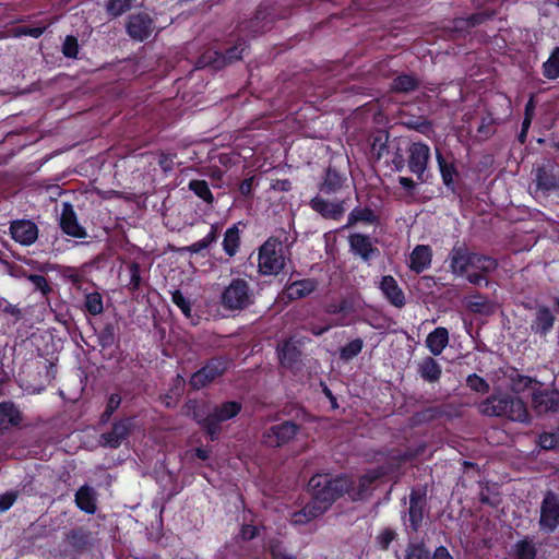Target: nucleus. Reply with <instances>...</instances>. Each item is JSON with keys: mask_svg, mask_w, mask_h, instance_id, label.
<instances>
[{"mask_svg": "<svg viewBox=\"0 0 559 559\" xmlns=\"http://www.w3.org/2000/svg\"><path fill=\"white\" fill-rule=\"evenodd\" d=\"M226 369V364L221 359L210 361L199 371L194 372L190 383L194 389H201L219 377Z\"/></svg>", "mask_w": 559, "mask_h": 559, "instance_id": "ddd939ff", "label": "nucleus"}, {"mask_svg": "<svg viewBox=\"0 0 559 559\" xmlns=\"http://www.w3.org/2000/svg\"><path fill=\"white\" fill-rule=\"evenodd\" d=\"M21 420L19 409L9 402L0 404V425L5 428L9 425H17Z\"/></svg>", "mask_w": 559, "mask_h": 559, "instance_id": "393cba45", "label": "nucleus"}, {"mask_svg": "<svg viewBox=\"0 0 559 559\" xmlns=\"http://www.w3.org/2000/svg\"><path fill=\"white\" fill-rule=\"evenodd\" d=\"M432 559H453V557L445 547L440 546L435 550Z\"/></svg>", "mask_w": 559, "mask_h": 559, "instance_id": "6e6d98bb", "label": "nucleus"}, {"mask_svg": "<svg viewBox=\"0 0 559 559\" xmlns=\"http://www.w3.org/2000/svg\"><path fill=\"white\" fill-rule=\"evenodd\" d=\"M549 3L559 8V0H547Z\"/></svg>", "mask_w": 559, "mask_h": 559, "instance_id": "774afa93", "label": "nucleus"}, {"mask_svg": "<svg viewBox=\"0 0 559 559\" xmlns=\"http://www.w3.org/2000/svg\"><path fill=\"white\" fill-rule=\"evenodd\" d=\"M362 341L360 338H356L350 341L347 345H345L341 352L340 356L344 360H350L356 357L362 349Z\"/></svg>", "mask_w": 559, "mask_h": 559, "instance_id": "f704fd0d", "label": "nucleus"}, {"mask_svg": "<svg viewBox=\"0 0 559 559\" xmlns=\"http://www.w3.org/2000/svg\"><path fill=\"white\" fill-rule=\"evenodd\" d=\"M240 243V236H239V229L237 225H233L229 227L225 235L223 240V249L225 253L229 257H233L236 254Z\"/></svg>", "mask_w": 559, "mask_h": 559, "instance_id": "a878e982", "label": "nucleus"}, {"mask_svg": "<svg viewBox=\"0 0 559 559\" xmlns=\"http://www.w3.org/2000/svg\"><path fill=\"white\" fill-rule=\"evenodd\" d=\"M217 236H218V226L212 225L209 234L202 239L210 247L213 242L216 241Z\"/></svg>", "mask_w": 559, "mask_h": 559, "instance_id": "603ef678", "label": "nucleus"}, {"mask_svg": "<svg viewBox=\"0 0 559 559\" xmlns=\"http://www.w3.org/2000/svg\"><path fill=\"white\" fill-rule=\"evenodd\" d=\"M466 383L476 392H486L489 388L488 383L477 374H469L466 379Z\"/></svg>", "mask_w": 559, "mask_h": 559, "instance_id": "a19ab883", "label": "nucleus"}, {"mask_svg": "<svg viewBox=\"0 0 559 559\" xmlns=\"http://www.w3.org/2000/svg\"><path fill=\"white\" fill-rule=\"evenodd\" d=\"M323 393L331 401L332 407L336 408L337 407L336 399L334 397L332 391L326 385L323 386Z\"/></svg>", "mask_w": 559, "mask_h": 559, "instance_id": "680f3d73", "label": "nucleus"}, {"mask_svg": "<svg viewBox=\"0 0 559 559\" xmlns=\"http://www.w3.org/2000/svg\"><path fill=\"white\" fill-rule=\"evenodd\" d=\"M252 302V292L245 280H233L222 294V304L230 310H240Z\"/></svg>", "mask_w": 559, "mask_h": 559, "instance_id": "0eeeda50", "label": "nucleus"}, {"mask_svg": "<svg viewBox=\"0 0 559 559\" xmlns=\"http://www.w3.org/2000/svg\"><path fill=\"white\" fill-rule=\"evenodd\" d=\"M289 186H290L289 181H286V180H285V181H282V187H281V188H282L283 190H288V189H289Z\"/></svg>", "mask_w": 559, "mask_h": 559, "instance_id": "338daca9", "label": "nucleus"}, {"mask_svg": "<svg viewBox=\"0 0 559 559\" xmlns=\"http://www.w3.org/2000/svg\"><path fill=\"white\" fill-rule=\"evenodd\" d=\"M432 252L430 247L419 245L414 248L409 255V267L416 273H421L431 264Z\"/></svg>", "mask_w": 559, "mask_h": 559, "instance_id": "dca6fc26", "label": "nucleus"}, {"mask_svg": "<svg viewBox=\"0 0 559 559\" xmlns=\"http://www.w3.org/2000/svg\"><path fill=\"white\" fill-rule=\"evenodd\" d=\"M533 112H534V102H533V98H531L525 106V117H530L532 119Z\"/></svg>", "mask_w": 559, "mask_h": 559, "instance_id": "0e129e2a", "label": "nucleus"}, {"mask_svg": "<svg viewBox=\"0 0 559 559\" xmlns=\"http://www.w3.org/2000/svg\"><path fill=\"white\" fill-rule=\"evenodd\" d=\"M258 534V528L253 525H245L241 528V536L245 539H251Z\"/></svg>", "mask_w": 559, "mask_h": 559, "instance_id": "864d4df0", "label": "nucleus"}, {"mask_svg": "<svg viewBox=\"0 0 559 559\" xmlns=\"http://www.w3.org/2000/svg\"><path fill=\"white\" fill-rule=\"evenodd\" d=\"M328 330H329V326L323 328V329H320V330H318V331L313 330V334H316V335H321L322 333H324V332H325V331H328Z\"/></svg>", "mask_w": 559, "mask_h": 559, "instance_id": "69168bd1", "label": "nucleus"}, {"mask_svg": "<svg viewBox=\"0 0 559 559\" xmlns=\"http://www.w3.org/2000/svg\"><path fill=\"white\" fill-rule=\"evenodd\" d=\"M75 503L79 509L87 514L96 512L97 496L93 487L82 486L75 493Z\"/></svg>", "mask_w": 559, "mask_h": 559, "instance_id": "a211bd4d", "label": "nucleus"}, {"mask_svg": "<svg viewBox=\"0 0 559 559\" xmlns=\"http://www.w3.org/2000/svg\"><path fill=\"white\" fill-rule=\"evenodd\" d=\"M241 409V405L237 402H226L215 407L205 418L199 413L194 414V418L206 429L207 433L214 439L218 433V424L235 417Z\"/></svg>", "mask_w": 559, "mask_h": 559, "instance_id": "423d86ee", "label": "nucleus"}, {"mask_svg": "<svg viewBox=\"0 0 559 559\" xmlns=\"http://www.w3.org/2000/svg\"><path fill=\"white\" fill-rule=\"evenodd\" d=\"M407 559H430L429 551L423 544H412L407 549Z\"/></svg>", "mask_w": 559, "mask_h": 559, "instance_id": "58836bf2", "label": "nucleus"}, {"mask_svg": "<svg viewBox=\"0 0 559 559\" xmlns=\"http://www.w3.org/2000/svg\"><path fill=\"white\" fill-rule=\"evenodd\" d=\"M313 280H301L287 286L285 294L289 299H299L310 295L316 289Z\"/></svg>", "mask_w": 559, "mask_h": 559, "instance_id": "4be33fe9", "label": "nucleus"}, {"mask_svg": "<svg viewBox=\"0 0 559 559\" xmlns=\"http://www.w3.org/2000/svg\"><path fill=\"white\" fill-rule=\"evenodd\" d=\"M85 309L93 316L100 314L104 310L102 295L97 292L87 294L85 296Z\"/></svg>", "mask_w": 559, "mask_h": 559, "instance_id": "7c9ffc66", "label": "nucleus"}, {"mask_svg": "<svg viewBox=\"0 0 559 559\" xmlns=\"http://www.w3.org/2000/svg\"><path fill=\"white\" fill-rule=\"evenodd\" d=\"M154 31V22L147 13L132 14L127 23V33L134 40L143 41L147 39Z\"/></svg>", "mask_w": 559, "mask_h": 559, "instance_id": "6e6552de", "label": "nucleus"}, {"mask_svg": "<svg viewBox=\"0 0 559 559\" xmlns=\"http://www.w3.org/2000/svg\"><path fill=\"white\" fill-rule=\"evenodd\" d=\"M436 157L443 183L448 188H453L454 177L456 176V169L454 165L447 163L438 148L436 150Z\"/></svg>", "mask_w": 559, "mask_h": 559, "instance_id": "cd10ccee", "label": "nucleus"}, {"mask_svg": "<svg viewBox=\"0 0 559 559\" xmlns=\"http://www.w3.org/2000/svg\"><path fill=\"white\" fill-rule=\"evenodd\" d=\"M285 265L283 245L276 239L266 240L259 251V270L264 275L278 274Z\"/></svg>", "mask_w": 559, "mask_h": 559, "instance_id": "39448f33", "label": "nucleus"}, {"mask_svg": "<svg viewBox=\"0 0 559 559\" xmlns=\"http://www.w3.org/2000/svg\"><path fill=\"white\" fill-rule=\"evenodd\" d=\"M16 500V495L14 492H5L0 497V512H5L9 510L14 501Z\"/></svg>", "mask_w": 559, "mask_h": 559, "instance_id": "de8ad7c7", "label": "nucleus"}, {"mask_svg": "<svg viewBox=\"0 0 559 559\" xmlns=\"http://www.w3.org/2000/svg\"><path fill=\"white\" fill-rule=\"evenodd\" d=\"M243 51H245V48L242 47V44H239V45L228 49L226 55L223 56V58H224V60H228V61L238 60L242 57Z\"/></svg>", "mask_w": 559, "mask_h": 559, "instance_id": "8fccbe9b", "label": "nucleus"}, {"mask_svg": "<svg viewBox=\"0 0 559 559\" xmlns=\"http://www.w3.org/2000/svg\"><path fill=\"white\" fill-rule=\"evenodd\" d=\"M449 343V332L445 328L439 326L430 332L426 338V346L435 356L440 355Z\"/></svg>", "mask_w": 559, "mask_h": 559, "instance_id": "6ab92c4d", "label": "nucleus"}, {"mask_svg": "<svg viewBox=\"0 0 559 559\" xmlns=\"http://www.w3.org/2000/svg\"><path fill=\"white\" fill-rule=\"evenodd\" d=\"M350 251L359 255L364 261H369L378 253V249L373 246L370 237L362 234H353L348 238Z\"/></svg>", "mask_w": 559, "mask_h": 559, "instance_id": "2eb2a0df", "label": "nucleus"}, {"mask_svg": "<svg viewBox=\"0 0 559 559\" xmlns=\"http://www.w3.org/2000/svg\"><path fill=\"white\" fill-rule=\"evenodd\" d=\"M10 234L16 242L31 246L38 238V227L32 221L17 219L11 223Z\"/></svg>", "mask_w": 559, "mask_h": 559, "instance_id": "f8f14e48", "label": "nucleus"}, {"mask_svg": "<svg viewBox=\"0 0 559 559\" xmlns=\"http://www.w3.org/2000/svg\"><path fill=\"white\" fill-rule=\"evenodd\" d=\"M516 559H535L536 549L532 542L521 540L514 548Z\"/></svg>", "mask_w": 559, "mask_h": 559, "instance_id": "473e14b6", "label": "nucleus"}, {"mask_svg": "<svg viewBox=\"0 0 559 559\" xmlns=\"http://www.w3.org/2000/svg\"><path fill=\"white\" fill-rule=\"evenodd\" d=\"M478 413L487 417H501L518 423H530L531 416L524 402L510 392L495 390L477 404Z\"/></svg>", "mask_w": 559, "mask_h": 559, "instance_id": "f03ea898", "label": "nucleus"}, {"mask_svg": "<svg viewBox=\"0 0 559 559\" xmlns=\"http://www.w3.org/2000/svg\"><path fill=\"white\" fill-rule=\"evenodd\" d=\"M374 219V214L370 209H354L349 216L347 226L354 225L357 222L371 223Z\"/></svg>", "mask_w": 559, "mask_h": 559, "instance_id": "72a5a7b5", "label": "nucleus"}, {"mask_svg": "<svg viewBox=\"0 0 559 559\" xmlns=\"http://www.w3.org/2000/svg\"><path fill=\"white\" fill-rule=\"evenodd\" d=\"M195 456H197L198 459H200V460L205 461V460H207V459H209L210 454H209V451H207V450L202 449V448H198V449L195 450Z\"/></svg>", "mask_w": 559, "mask_h": 559, "instance_id": "e2e57ef3", "label": "nucleus"}, {"mask_svg": "<svg viewBox=\"0 0 559 559\" xmlns=\"http://www.w3.org/2000/svg\"><path fill=\"white\" fill-rule=\"evenodd\" d=\"M539 445L545 450H551L559 445V430L545 432L539 437Z\"/></svg>", "mask_w": 559, "mask_h": 559, "instance_id": "4c0bfd02", "label": "nucleus"}, {"mask_svg": "<svg viewBox=\"0 0 559 559\" xmlns=\"http://www.w3.org/2000/svg\"><path fill=\"white\" fill-rule=\"evenodd\" d=\"M121 397L118 394H111L108 399L106 409L103 414V420H108L114 412L119 407Z\"/></svg>", "mask_w": 559, "mask_h": 559, "instance_id": "c03bdc74", "label": "nucleus"}, {"mask_svg": "<svg viewBox=\"0 0 559 559\" xmlns=\"http://www.w3.org/2000/svg\"><path fill=\"white\" fill-rule=\"evenodd\" d=\"M298 427L292 421L272 426L264 435L263 441L269 447H280L292 440L297 433Z\"/></svg>", "mask_w": 559, "mask_h": 559, "instance_id": "9b49d317", "label": "nucleus"}, {"mask_svg": "<svg viewBox=\"0 0 559 559\" xmlns=\"http://www.w3.org/2000/svg\"><path fill=\"white\" fill-rule=\"evenodd\" d=\"M129 427L130 423L128 420L115 424L110 432L102 436L103 444L110 448L119 447L128 436Z\"/></svg>", "mask_w": 559, "mask_h": 559, "instance_id": "412c9836", "label": "nucleus"}, {"mask_svg": "<svg viewBox=\"0 0 559 559\" xmlns=\"http://www.w3.org/2000/svg\"><path fill=\"white\" fill-rule=\"evenodd\" d=\"M311 207L322 216L333 219L340 218L344 213V209L341 203L329 202L319 197L311 200Z\"/></svg>", "mask_w": 559, "mask_h": 559, "instance_id": "aec40b11", "label": "nucleus"}, {"mask_svg": "<svg viewBox=\"0 0 559 559\" xmlns=\"http://www.w3.org/2000/svg\"><path fill=\"white\" fill-rule=\"evenodd\" d=\"M43 33H44V28L43 27H24L21 31V34L26 35V36H31V37H34V38H38Z\"/></svg>", "mask_w": 559, "mask_h": 559, "instance_id": "5fc2aeb1", "label": "nucleus"}, {"mask_svg": "<svg viewBox=\"0 0 559 559\" xmlns=\"http://www.w3.org/2000/svg\"><path fill=\"white\" fill-rule=\"evenodd\" d=\"M384 469H374L359 478L358 486L345 475L331 476L329 474L314 475L309 480L311 501L301 510L290 514V522L301 525L323 514L332 503L343 493H348L353 499L362 498L369 490L371 483L385 475Z\"/></svg>", "mask_w": 559, "mask_h": 559, "instance_id": "f257e3e1", "label": "nucleus"}, {"mask_svg": "<svg viewBox=\"0 0 559 559\" xmlns=\"http://www.w3.org/2000/svg\"><path fill=\"white\" fill-rule=\"evenodd\" d=\"M419 372L426 381L435 382L441 376V367L433 358L428 357L420 364Z\"/></svg>", "mask_w": 559, "mask_h": 559, "instance_id": "bb28decb", "label": "nucleus"}, {"mask_svg": "<svg viewBox=\"0 0 559 559\" xmlns=\"http://www.w3.org/2000/svg\"><path fill=\"white\" fill-rule=\"evenodd\" d=\"M421 497L418 496L415 491L411 493L409 497V522L413 530H417L421 520H423V512H421V506H420Z\"/></svg>", "mask_w": 559, "mask_h": 559, "instance_id": "c85d7f7f", "label": "nucleus"}, {"mask_svg": "<svg viewBox=\"0 0 559 559\" xmlns=\"http://www.w3.org/2000/svg\"><path fill=\"white\" fill-rule=\"evenodd\" d=\"M467 306L472 311L475 312L489 313L492 309V305L486 299H469Z\"/></svg>", "mask_w": 559, "mask_h": 559, "instance_id": "37998d69", "label": "nucleus"}, {"mask_svg": "<svg viewBox=\"0 0 559 559\" xmlns=\"http://www.w3.org/2000/svg\"><path fill=\"white\" fill-rule=\"evenodd\" d=\"M539 523L547 532H552L559 524V499L551 492L543 500Z\"/></svg>", "mask_w": 559, "mask_h": 559, "instance_id": "9d476101", "label": "nucleus"}, {"mask_svg": "<svg viewBox=\"0 0 559 559\" xmlns=\"http://www.w3.org/2000/svg\"><path fill=\"white\" fill-rule=\"evenodd\" d=\"M131 7V0H109L107 11L112 16H119Z\"/></svg>", "mask_w": 559, "mask_h": 559, "instance_id": "e433bc0d", "label": "nucleus"}, {"mask_svg": "<svg viewBox=\"0 0 559 559\" xmlns=\"http://www.w3.org/2000/svg\"><path fill=\"white\" fill-rule=\"evenodd\" d=\"M271 554L274 559H295L294 556L285 551L280 543L271 545Z\"/></svg>", "mask_w": 559, "mask_h": 559, "instance_id": "09e8293b", "label": "nucleus"}, {"mask_svg": "<svg viewBox=\"0 0 559 559\" xmlns=\"http://www.w3.org/2000/svg\"><path fill=\"white\" fill-rule=\"evenodd\" d=\"M252 185H253V178H248V179L243 180L239 188L240 192L243 195H249L252 191Z\"/></svg>", "mask_w": 559, "mask_h": 559, "instance_id": "bf43d9fd", "label": "nucleus"}, {"mask_svg": "<svg viewBox=\"0 0 559 559\" xmlns=\"http://www.w3.org/2000/svg\"><path fill=\"white\" fill-rule=\"evenodd\" d=\"M416 86V80L411 75H400L393 81V90L397 92H408Z\"/></svg>", "mask_w": 559, "mask_h": 559, "instance_id": "c9c22d12", "label": "nucleus"}, {"mask_svg": "<svg viewBox=\"0 0 559 559\" xmlns=\"http://www.w3.org/2000/svg\"><path fill=\"white\" fill-rule=\"evenodd\" d=\"M430 158V148L421 142H414L408 147V168L418 178H421L427 169Z\"/></svg>", "mask_w": 559, "mask_h": 559, "instance_id": "1a4fd4ad", "label": "nucleus"}, {"mask_svg": "<svg viewBox=\"0 0 559 559\" xmlns=\"http://www.w3.org/2000/svg\"><path fill=\"white\" fill-rule=\"evenodd\" d=\"M29 281L35 285V287L43 293H46V289L48 288L47 281L41 275H31Z\"/></svg>", "mask_w": 559, "mask_h": 559, "instance_id": "3c124183", "label": "nucleus"}, {"mask_svg": "<svg viewBox=\"0 0 559 559\" xmlns=\"http://www.w3.org/2000/svg\"><path fill=\"white\" fill-rule=\"evenodd\" d=\"M555 318L548 308L540 307L536 311V319L532 330L536 333L546 334L554 325Z\"/></svg>", "mask_w": 559, "mask_h": 559, "instance_id": "5701e85b", "label": "nucleus"}, {"mask_svg": "<svg viewBox=\"0 0 559 559\" xmlns=\"http://www.w3.org/2000/svg\"><path fill=\"white\" fill-rule=\"evenodd\" d=\"M450 267L454 275L465 276L471 284L481 286L488 284L486 274L496 270L497 262L487 255L455 249L451 254Z\"/></svg>", "mask_w": 559, "mask_h": 559, "instance_id": "7ed1b4c3", "label": "nucleus"}, {"mask_svg": "<svg viewBox=\"0 0 559 559\" xmlns=\"http://www.w3.org/2000/svg\"><path fill=\"white\" fill-rule=\"evenodd\" d=\"M379 288L393 306L402 307L404 305V294L392 276H383L380 281Z\"/></svg>", "mask_w": 559, "mask_h": 559, "instance_id": "f3484780", "label": "nucleus"}, {"mask_svg": "<svg viewBox=\"0 0 559 559\" xmlns=\"http://www.w3.org/2000/svg\"><path fill=\"white\" fill-rule=\"evenodd\" d=\"M395 538V533L392 530H384L377 537V544L382 549H386L391 542Z\"/></svg>", "mask_w": 559, "mask_h": 559, "instance_id": "49530a36", "label": "nucleus"}, {"mask_svg": "<svg viewBox=\"0 0 559 559\" xmlns=\"http://www.w3.org/2000/svg\"><path fill=\"white\" fill-rule=\"evenodd\" d=\"M189 188L192 190L199 198L204 200L207 203L213 202V194L209 188V185L205 180H191L189 182Z\"/></svg>", "mask_w": 559, "mask_h": 559, "instance_id": "2f4dec72", "label": "nucleus"}, {"mask_svg": "<svg viewBox=\"0 0 559 559\" xmlns=\"http://www.w3.org/2000/svg\"><path fill=\"white\" fill-rule=\"evenodd\" d=\"M130 282L128 284L129 289L136 290L141 283L140 266L136 263H132L129 267Z\"/></svg>", "mask_w": 559, "mask_h": 559, "instance_id": "a18cd8bd", "label": "nucleus"}, {"mask_svg": "<svg viewBox=\"0 0 559 559\" xmlns=\"http://www.w3.org/2000/svg\"><path fill=\"white\" fill-rule=\"evenodd\" d=\"M277 352L281 364L287 367L293 366V364L298 360L300 355L295 342L292 340L283 342L278 346Z\"/></svg>", "mask_w": 559, "mask_h": 559, "instance_id": "b1692460", "label": "nucleus"}, {"mask_svg": "<svg viewBox=\"0 0 559 559\" xmlns=\"http://www.w3.org/2000/svg\"><path fill=\"white\" fill-rule=\"evenodd\" d=\"M531 118L530 117H524V120L522 122V130H521V133L519 135V140L521 143H524L525 142V139H526V133L528 131V128L531 126Z\"/></svg>", "mask_w": 559, "mask_h": 559, "instance_id": "13d9d810", "label": "nucleus"}, {"mask_svg": "<svg viewBox=\"0 0 559 559\" xmlns=\"http://www.w3.org/2000/svg\"><path fill=\"white\" fill-rule=\"evenodd\" d=\"M62 51L66 57H69V58L76 57V55L79 52V45H78L76 38L73 36H67L63 41Z\"/></svg>", "mask_w": 559, "mask_h": 559, "instance_id": "ea45409f", "label": "nucleus"}, {"mask_svg": "<svg viewBox=\"0 0 559 559\" xmlns=\"http://www.w3.org/2000/svg\"><path fill=\"white\" fill-rule=\"evenodd\" d=\"M543 74L549 80L559 78V47L554 48L548 59L543 63Z\"/></svg>", "mask_w": 559, "mask_h": 559, "instance_id": "c756f323", "label": "nucleus"}, {"mask_svg": "<svg viewBox=\"0 0 559 559\" xmlns=\"http://www.w3.org/2000/svg\"><path fill=\"white\" fill-rule=\"evenodd\" d=\"M537 382L524 376H519L512 382V391L520 393L527 388L532 389V406L538 414L556 412L559 408V391L540 390L536 388Z\"/></svg>", "mask_w": 559, "mask_h": 559, "instance_id": "20e7f679", "label": "nucleus"}, {"mask_svg": "<svg viewBox=\"0 0 559 559\" xmlns=\"http://www.w3.org/2000/svg\"><path fill=\"white\" fill-rule=\"evenodd\" d=\"M171 299L186 317H190V304L179 290L173 293Z\"/></svg>", "mask_w": 559, "mask_h": 559, "instance_id": "79ce46f5", "label": "nucleus"}, {"mask_svg": "<svg viewBox=\"0 0 559 559\" xmlns=\"http://www.w3.org/2000/svg\"><path fill=\"white\" fill-rule=\"evenodd\" d=\"M399 182L406 190H411L414 188V181L411 178L400 177Z\"/></svg>", "mask_w": 559, "mask_h": 559, "instance_id": "052dcab7", "label": "nucleus"}, {"mask_svg": "<svg viewBox=\"0 0 559 559\" xmlns=\"http://www.w3.org/2000/svg\"><path fill=\"white\" fill-rule=\"evenodd\" d=\"M60 226L64 234L75 237L84 238L86 236L85 229L78 223L73 207L69 203H63Z\"/></svg>", "mask_w": 559, "mask_h": 559, "instance_id": "4468645a", "label": "nucleus"}, {"mask_svg": "<svg viewBox=\"0 0 559 559\" xmlns=\"http://www.w3.org/2000/svg\"><path fill=\"white\" fill-rule=\"evenodd\" d=\"M209 246L203 241V239H200L199 241L190 245L188 247V250L191 252V253H199L205 249H207Z\"/></svg>", "mask_w": 559, "mask_h": 559, "instance_id": "4d7b16f0", "label": "nucleus"}]
</instances>
